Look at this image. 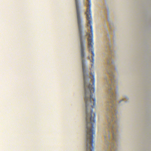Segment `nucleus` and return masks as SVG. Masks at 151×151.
I'll list each match as a JSON object with an SVG mask.
<instances>
[{"instance_id":"2","label":"nucleus","mask_w":151,"mask_h":151,"mask_svg":"<svg viewBox=\"0 0 151 151\" xmlns=\"http://www.w3.org/2000/svg\"><path fill=\"white\" fill-rule=\"evenodd\" d=\"M110 60H108L107 61L108 67L107 72L109 76L110 80H107V83L111 101L110 102H108L109 106L107 109V114L108 124L106 127L107 130L104 133V136L106 145L105 147L108 149L109 151H116L115 142H117L116 132L117 122L115 116L116 114V111L114 104L116 99L114 92L115 81L114 79L113 67L112 64L110 63Z\"/></svg>"},{"instance_id":"3","label":"nucleus","mask_w":151,"mask_h":151,"mask_svg":"<svg viewBox=\"0 0 151 151\" xmlns=\"http://www.w3.org/2000/svg\"><path fill=\"white\" fill-rule=\"evenodd\" d=\"M123 100H124V99H122V100H121L119 102H121V101H123Z\"/></svg>"},{"instance_id":"1","label":"nucleus","mask_w":151,"mask_h":151,"mask_svg":"<svg viewBox=\"0 0 151 151\" xmlns=\"http://www.w3.org/2000/svg\"><path fill=\"white\" fill-rule=\"evenodd\" d=\"M78 2L79 0H75L84 79V99L85 104V110L86 115V139H93L94 135L95 134V132L94 126L96 122V115L95 113H93V108L96 105V99L94 96L95 74L94 72L90 73V75L91 76V78L92 83L91 85L90 83L88 82L89 80L88 78V75L86 74V71L85 69V61L84 59L85 50L84 43L85 42V40H84L83 41V40L81 20Z\"/></svg>"}]
</instances>
